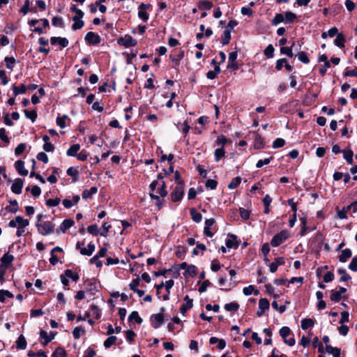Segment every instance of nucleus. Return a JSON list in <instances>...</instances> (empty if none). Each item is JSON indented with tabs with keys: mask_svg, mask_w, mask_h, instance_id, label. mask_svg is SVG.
I'll return each instance as SVG.
<instances>
[{
	"mask_svg": "<svg viewBox=\"0 0 357 357\" xmlns=\"http://www.w3.org/2000/svg\"><path fill=\"white\" fill-rule=\"evenodd\" d=\"M4 61L6 64V68L10 70H13L15 63V59L13 57H6Z\"/></svg>",
	"mask_w": 357,
	"mask_h": 357,
	"instance_id": "864d4df0",
	"label": "nucleus"
},
{
	"mask_svg": "<svg viewBox=\"0 0 357 357\" xmlns=\"http://www.w3.org/2000/svg\"><path fill=\"white\" fill-rule=\"evenodd\" d=\"M98 192V188L96 187H91L89 190H84L82 192L83 199H89L91 198L92 196L96 194Z\"/></svg>",
	"mask_w": 357,
	"mask_h": 357,
	"instance_id": "412c9836",
	"label": "nucleus"
},
{
	"mask_svg": "<svg viewBox=\"0 0 357 357\" xmlns=\"http://www.w3.org/2000/svg\"><path fill=\"white\" fill-rule=\"evenodd\" d=\"M238 308H239V305L236 303H229L225 304V309L227 311H229V312L236 311Z\"/></svg>",
	"mask_w": 357,
	"mask_h": 357,
	"instance_id": "a19ab883",
	"label": "nucleus"
},
{
	"mask_svg": "<svg viewBox=\"0 0 357 357\" xmlns=\"http://www.w3.org/2000/svg\"><path fill=\"white\" fill-rule=\"evenodd\" d=\"M229 140L223 135L219 136L215 141V144L217 146H222L223 147Z\"/></svg>",
	"mask_w": 357,
	"mask_h": 357,
	"instance_id": "4d7b16f0",
	"label": "nucleus"
},
{
	"mask_svg": "<svg viewBox=\"0 0 357 357\" xmlns=\"http://www.w3.org/2000/svg\"><path fill=\"white\" fill-rule=\"evenodd\" d=\"M297 56L298 60L305 64H307L310 62V59L305 52H298Z\"/></svg>",
	"mask_w": 357,
	"mask_h": 357,
	"instance_id": "ea45409f",
	"label": "nucleus"
},
{
	"mask_svg": "<svg viewBox=\"0 0 357 357\" xmlns=\"http://www.w3.org/2000/svg\"><path fill=\"white\" fill-rule=\"evenodd\" d=\"M326 351L328 354L333 355L334 357H340L341 349L337 347H333L331 345H326Z\"/></svg>",
	"mask_w": 357,
	"mask_h": 357,
	"instance_id": "f3484780",
	"label": "nucleus"
},
{
	"mask_svg": "<svg viewBox=\"0 0 357 357\" xmlns=\"http://www.w3.org/2000/svg\"><path fill=\"white\" fill-rule=\"evenodd\" d=\"M349 268L352 271H357V257H355L352 259L349 265Z\"/></svg>",
	"mask_w": 357,
	"mask_h": 357,
	"instance_id": "774afa93",
	"label": "nucleus"
},
{
	"mask_svg": "<svg viewBox=\"0 0 357 357\" xmlns=\"http://www.w3.org/2000/svg\"><path fill=\"white\" fill-rule=\"evenodd\" d=\"M353 152L351 150L344 152V158L350 165L353 163Z\"/></svg>",
	"mask_w": 357,
	"mask_h": 357,
	"instance_id": "bf43d9fd",
	"label": "nucleus"
},
{
	"mask_svg": "<svg viewBox=\"0 0 357 357\" xmlns=\"http://www.w3.org/2000/svg\"><path fill=\"white\" fill-rule=\"evenodd\" d=\"M79 149H80L79 144H73L68 149L66 154L68 156L75 157L78 153V151Z\"/></svg>",
	"mask_w": 357,
	"mask_h": 357,
	"instance_id": "4be33fe9",
	"label": "nucleus"
},
{
	"mask_svg": "<svg viewBox=\"0 0 357 357\" xmlns=\"http://www.w3.org/2000/svg\"><path fill=\"white\" fill-rule=\"evenodd\" d=\"M84 16V13L82 11L78 12V14H76L73 17V24L72 25V29L75 31L77 29H80L84 26V22L82 20Z\"/></svg>",
	"mask_w": 357,
	"mask_h": 357,
	"instance_id": "423d86ee",
	"label": "nucleus"
},
{
	"mask_svg": "<svg viewBox=\"0 0 357 357\" xmlns=\"http://www.w3.org/2000/svg\"><path fill=\"white\" fill-rule=\"evenodd\" d=\"M226 245L229 248H236L238 245L236 241V236L234 235L229 236V238L226 241Z\"/></svg>",
	"mask_w": 357,
	"mask_h": 357,
	"instance_id": "5701e85b",
	"label": "nucleus"
},
{
	"mask_svg": "<svg viewBox=\"0 0 357 357\" xmlns=\"http://www.w3.org/2000/svg\"><path fill=\"white\" fill-rule=\"evenodd\" d=\"M94 250H95L94 244L90 243L89 244H88L87 248H80V253L82 255L91 256L92 255V253L94 252Z\"/></svg>",
	"mask_w": 357,
	"mask_h": 357,
	"instance_id": "aec40b11",
	"label": "nucleus"
},
{
	"mask_svg": "<svg viewBox=\"0 0 357 357\" xmlns=\"http://www.w3.org/2000/svg\"><path fill=\"white\" fill-rule=\"evenodd\" d=\"M73 224H74V221L73 220L66 219L61 224V225L59 227V230L61 232L65 233L67 229H68L73 225Z\"/></svg>",
	"mask_w": 357,
	"mask_h": 357,
	"instance_id": "a211bd4d",
	"label": "nucleus"
},
{
	"mask_svg": "<svg viewBox=\"0 0 357 357\" xmlns=\"http://www.w3.org/2000/svg\"><path fill=\"white\" fill-rule=\"evenodd\" d=\"M352 252L351 250L349 248H346L343 250L339 256V260L341 262H346L348 259L351 257Z\"/></svg>",
	"mask_w": 357,
	"mask_h": 357,
	"instance_id": "6ab92c4d",
	"label": "nucleus"
},
{
	"mask_svg": "<svg viewBox=\"0 0 357 357\" xmlns=\"http://www.w3.org/2000/svg\"><path fill=\"white\" fill-rule=\"evenodd\" d=\"M50 43L52 45H55V44L58 43L62 47H66L68 45L69 42H68V40L66 38L52 37L50 38Z\"/></svg>",
	"mask_w": 357,
	"mask_h": 357,
	"instance_id": "4468645a",
	"label": "nucleus"
},
{
	"mask_svg": "<svg viewBox=\"0 0 357 357\" xmlns=\"http://www.w3.org/2000/svg\"><path fill=\"white\" fill-rule=\"evenodd\" d=\"M14 260V257L12 255L6 253L2 256L1 258V267H4L8 268L13 261Z\"/></svg>",
	"mask_w": 357,
	"mask_h": 357,
	"instance_id": "ddd939ff",
	"label": "nucleus"
},
{
	"mask_svg": "<svg viewBox=\"0 0 357 357\" xmlns=\"http://www.w3.org/2000/svg\"><path fill=\"white\" fill-rule=\"evenodd\" d=\"M66 351L61 347H58L54 352L52 354V357H66Z\"/></svg>",
	"mask_w": 357,
	"mask_h": 357,
	"instance_id": "49530a36",
	"label": "nucleus"
},
{
	"mask_svg": "<svg viewBox=\"0 0 357 357\" xmlns=\"http://www.w3.org/2000/svg\"><path fill=\"white\" fill-rule=\"evenodd\" d=\"M218 183L216 181L213 179H208L206 182V187L207 188H210L211 190H214L216 188Z\"/></svg>",
	"mask_w": 357,
	"mask_h": 357,
	"instance_id": "0e129e2a",
	"label": "nucleus"
},
{
	"mask_svg": "<svg viewBox=\"0 0 357 357\" xmlns=\"http://www.w3.org/2000/svg\"><path fill=\"white\" fill-rule=\"evenodd\" d=\"M85 40L89 43L97 45L100 42V37L93 32H89L85 36Z\"/></svg>",
	"mask_w": 357,
	"mask_h": 357,
	"instance_id": "9b49d317",
	"label": "nucleus"
},
{
	"mask_svg": "<svg viewBox=\"0 0 357 357\" xmlns=\"http://www.w3.org/2000/svg\"><path fill=\"white\" fill-rule=\"evenodd\" d=\"M13 93L15 96H17L19 94H23L26 93V88L24 84H21L20 86H13Z\"/></svg>",
	"mask_w": 357,
	"mask_h": 357,
	"instance_id": "bb28decb",
	"label": "nucleus"
},
{
	"mask_svg": "<svg viewBox=\"0 0 357 357\" xmlns=\"http://www.w3.org/2000/svg\"><path fill=\"white\" fill-rule=\"evenodd\" d=\"M220 68L218 66H215L213 70H210L207 73L206 77L209 79H213L220 73Z\"/></svg>",
	"mask_w": 357,
	"mask_h": 357,
	"instance_id": "c85d7f7f",
	"label": "nucleus"
},
{
	"mask_svg": "<svg viewBox=\"0 0 357 357\" xmlns=\"http://www.w3.org/2000/svg\"><path fill=\"white\" fill-rule=\"evenodd\" d=\"M52 25L63 28L64 26L63 19L59 17H54L52 19Z\"/></svg>",
	"mask_w": 357,
	"mask_h": 357,
	"instance_id": "a18cd8bd",
	"label": "nucleus"
},
{
	"mask_svg": "<svg viewBox=\"0 0 357 357\" xmlns=\"http://www.w3.org/2000/svg\"><path fill=\"white\" fill-rule=\"evenodd\" d=\"M43 215L39 214L37 215L36 227L39 234L43 236H47L54 232L55 225L50 221H43Z\"/></svg>",
	"mask_w": 357,
	"mask_h": 357,
	"instance_id": "f257e3e1",
	"label": "nucleus"
},
{
	"mask_svg": "<svg viewBox=\"0 0 357 357\" xmlns=\"http://www.w3.org/2000/svg\"><path fill=\"white\" fill-rule=\"evenodd\" d=\"M65 275L66 277L71 278L74 281L79 280V275L77 273H74L71 270L67 269L65 271Z\"/></svg>",
	"mask_w": 357,
	"mask_h": 357,
	"instance_id": "6e6d98bb",
	"label": "nucleus"
},
{
	"mask_svg": "<svg viewBox=\"0 0 357 357\" xmlns=\"http://www.w3.org/2000/svg\"><path fill=\"white\" fill-rule=\"evenodd\" d=\"M151 7L150 4L141 3L139 6L138 16L144 22H146L149 19V15L146 13V10Z\"/></svg>",
	"mask_w": 357,
	"mask_h": 357,
	"instance_id": "1a4fd4ad",
	"label": "nucleus"
},
{
	"mask_svg": "<svg viewBox=\"0 0 357 357\" xmlns=\"http://www.w3.org/2000/svg\"><path fill=\"white\" fill-rule=\"evenodd\" d=\"M284 22V15L282 13L276 14L274 18L271 20V23L273 25H278V24Z\"/></svg>",
	"mask_w": 357,
	"mask_h": 357,
	"instance_id": "f704fd0d",
	"label": "nucleus"
},
{
	"mask_svg": "<svg viewBox=\"0 0 357 357\" xmlns=\"http://www.w3.org/2000/svg\"><path fill=\"white\" fill-rule=\"evenodd\" d=\"M15 167L20 174L22 176H26L28 174V170L24 168V162L22 160H17L15 163Z\"/></svg>",
	"mask_w": 357,
	"mask_h": 357,
	"instance_id": "dca6fc26",
	"label": "nucleus"
},
{
	"mask_svg": "<svg viewBox=\"0 0 357 357\" xmlns=\"http://www.w3.org/2000/svg\"><path fill=\"white\" fill-rule=\"evenodd\" d=\"M24 112L26 118L31 119L32 122L35 121L36 119L37 118V114L34 110H24Z\"/></svg>",
	"mask_w": 357,
	"mask_h": 357,
	"instance_id": "8fccbe9b",
	"label": "nucleus"
},
{
	"mask_svg": "<svg viewBox=\"0 0 357 357\" xmlns=\"http://www.w3.org/2000/svg\"><path fill=\"white\" fill-rule=\"evenodd\" d=\"M68 118L66 115H63L61 117H57L56 123L61 128L66 127V119Z\"/></svg>",
	"mask_w": 357,
	"mask_h": 357,
	"instance_id": "e2e57ef3",
	"label": "nucleus"
},
{
	"mask_svg": "<svg viewBox=\"0 0 357 357\" xmlns=\"http://www.w3.org/2000/svg\"><path fill=\"white\" fill-rule=\"evenodd\" d=\"M158 186V193L159 196L160 197H165L167 195V191L166 190V184L165 181H153L149 185L151 192H153V191L155 190V188Z\"/></svg>",
	"mask_w": 357,
	"mask_h": 357,
	"instance_id": "f03ea898",
	"label": "nucleus"
},
{
	"mask_svg": "<svg viewBox=\"0 0 357 357\" xmlns=\"http://www.w3.org/2000/svg\"><path fill=\"white\" fill-rule=\"evenodd\" d=\"M254 147L256 149H259L264 147L263 139L259 135H256L255 139Z\"/></svg>",
	"mask_w": 357,
	"mask_h": 357,
	"instance_id": "58836bf2",
	"label": "nucleus"
},
{
	"mask_svg": "<svg viewBox=\"0 0 357 357\" xmlns=\"http://www.w3.org/2000/svg\"><path fill=\"white\" fill-rule=\"evenodd\" d=\"M6 297L13 298V295L7 290H0V301L3 302L5 301Z\"/></svg>",
	"mask_w": 357,
	"mask_h": 357,
	"instance_id": "603ef678",
	"label": "nucleus"
},
{
	"mask_svg": "<svg viewBox=\"0 0 357 357\" xmlns=\"http://www.w3.org/2000/svg\"><path fill=\"white\" fill-rule=\"evenodd\" d=\"M23 188V181L21 178H17L14 181L12 186L11 190L15 194H20L22 192V189Z\"/></svg>",
	"mask_w": 357,
	"mask_h": 357,
	"instance_id": "f8f14e48",
	"label": "nucleus"
},
{
	"mask_svg": "<svg viewBox=\"0 0 357 357\" xmlns=\"http://www.w3.org/2000/svg\"><path fill=\"white\" fill-rule=\"evenodd\" d=\"M213 6V3L208 1H202L199 3L200 9L210 10Z\"/></svg>",
	"mask_w": 357,
	"mask_h": 357,
	"instance_id": "37998d69",
	"label": "nucleus"
},
{
	"mask_svg": "<svg viewBox=\"0 0 357 357\" xmlns=\"http://www.w3.org/2000/svg\"><path fill=\"white\" fill-rule=\"evenodd\" d=\"M60 201L59 198L49 199L46 201V204L48 206H56L59 204Z\"/></svg>",
	"mask_w": 357,
	"mask_h": 357,
	"instance_id": "69168bd1",
	"label": "nucleus"
},
{
	"mask_svg": "<svg viewBox=\"0 0 357 357\" xmlns=\"http://www.w3.org/2000/svg\"><path fill=\"white\" fill-rule=\"evenodd\" d=\"M345 42L344 36L342 33H339L337 36V38L334 40V43L339 47H343Z\"/></svg>",
	"mask_w": 357,
	"mask_h": 357,
	"instance_id": "473e14b6",
	"label": "nucleus"
},
{
	"mask_svg": "<svg viewBox=\"0 0 357 357\" xmlns=\"http://www.w3.org/2000/svg\"><path fill=\"white\" fill-rule=\"evenodd\" d=\"M165 311V308H161L160 312L158 314H153L151 317V326L154 328H158L164 322V316L163 312Z\"/></svg>",
	"mask_w": 357,
	"mask_h": 357,
	"instance_id": "20e7f679",
	"label": "nucleus"
},
{
	"mask_svg": "<svg viewBox=\"0 0 357 357\" xmlns=\"http://www.w3.org/2000/svg\"><path fill=\"white\" fill-rule=\"evenodd\" d=\"M270 307L269 301L266 298H260L259 301V310L257 312L258 317H261L265 311Z\"/></svg>",
	"mask_w": 357,
	"mask_h": 357,
	"instance_id": "6e6552de",
	"label": "nucleus"
},
{
	"mask_svg": "<svg viewBox=\"0 0 357 357\" xmlns=\"http://www.w3.org/2000/svg\"><path fill=\"white\" fill-rule=\"evenodd\" d=\"M84 333V328L82 326L76 327L73 331V335L75 339H79Z\"/></svg>",
	"mask_w": 357,
	"mask_h": 357,
	"instance_id": "4c0bfd02",
	"label": "nucleus"
},
{
	"mask_svg": "<svg viewBox=\"0 0 357 357\" xmlns=\"http://www.w3.org/2000/svg\"><path fill=\"white\" fill-rule=\"evenodd\" d=\"M214 155H215V161L216 162L220 161V160L221 158H222L223 157H225V151L224 148L221 147V148L216 149L215 150Z\"/></svg>",
	"mask_w": 357,
	"mask_h": 357,
	"instance_id": "a878e982",
	"label": "nucleus"
},
{
	"mask_svg": "<svg viewBox=\"0 0 357 357\" xmlns=\"http://www.w3.org/2000/svg\"><path fill=\"white\" fill-rule=\"evenodd\" d=\"M231 40V32L230 29H225L222 36V44L226 45L229 43Z\"/></svg>",
	"mask_w": 357,
	"mask_h": 357,
	"instance_id": "b1692460",
	"label": "nucleus"
},
{
	"mask_svg": "<svg viewBox=\"0 0 357 357\" xmlns=\"http://www.w3.org/2000/svg\"><path fill=\"white\" fill-rule=\"evenodd\" d=\"M294 45V43H293L291 47H282L280 48V52L282 54H286L289 57H292L294 56L293 52H292V48H293Z\"/></svg>",
	"mask_w": 357,
	"mask_h": 357,
	"instance_id": "e433bc0d",
	"label": "nucleus"
},
{
	"mask_svg": "<svg viewBox=\"0 0 357 357\" xmlns=\"http://www.w3.org/2000/svg\"><path fill=\"white\" fill-rule=\"evenodd\" d=\"M331 300L334 302H338L342 298V295L337 291L332 290L331 295Z\"/></svg>",
	"mask_w": 357,
	"mask_h": 357,
	"instance_id": "052dcab7",
	"label": "nucleus"
},
{
	"mask_svg": "<svg viewBox=\"0 0 357 357\" xmlns=\"http://www.w3.org/2000/svg\"><path fill=\"white\" fill-rule=\"evenodd\" d=\"M117 43L126 47H130L135 46L137 42L130 36L126 35L124 37L119 38L117 40Z\"/></svg>",
	"mask_w": 357,
	"mask_h": 357,
	"instance_id": "0eeeda50",
	"label": "nucleus"
},
{
	"mask_svg": "<svg viewBox=\"0 0 357 357\" xmlns=\"http://www.w3.org/2000/svg\"><path fill=\"white\" fill-rule=\"evenodd\" d=\"M16 345L18 349H24L26 347V341L23 335H20L16 341Z\"/></svg>",
	"mask_w": 357,
	"mask_h": 357,
	"instance_id": "393cba45",
	"label": "nucleus"
},
{
	"mask_svg": "<svg viewBox=\"0 0 357 357\" xmlns=\"http://www.w3.org/2000/svg\"><path fill=\"white\" fill-rule=\"evenodd\" d=\"M15 220L17 227H26L29 223L28 220L24 219L20 215L16 216Z\"/></svg>",
	"mask_w": 357,
	"mask_h": 357,
	"instance_id": "2f4dec72",
	"label": "nucleus"
},
{
	"mask_svg": "<svg viewBox=\"0 0 357 357\" xmlns=\"http://www.w3.org/2000/svg\"><path fill=\"white\" fill-rule=\"evenodd\" d=\"M183 183H177L174 191L171 194L172 200L173 202L180 201L183 196Z\"/></svg>",
	"mask_w": 357,
	"mask_h": 357,
	"instance_id": "39448f33",
	"label": "nucleus"
},
{
	"mask_svg": "<svg viewBox=\"0 0 357 357\" xmlns=\"http://www.w3.org/2000/svg\"><path fill=\"white\" fill-rule=\"evenodd\" d=\"M40 336L42 339L44 340V342H43V345H46L47 344H48L52 339V338L48 336L47 332H45L44 331H40Z\"/></svg>",
	"mask_w": 357,
	"mask_h": 357,
	"instance_id": "13d9d810",
	"label": "nucleus"
},
{
	"mask_svg": "<svg viewBox=\"0 0 357 357\" xmlns=\"http://www.w3.org/2000/svg\"><path fill=\"white\" fill-rule=\"evenodd\" d=\"M284 17L285 23H291L296 18V14L293 13L292 12H286L284 14Z\"/></svg>",
	"mask_w": 357,
	"mask_h": 357,
	"instance_id": "72a5a7b5",
	"label": "nucleus"
},
{
	"mask_svg": "<svg viewBox=\"0 0 357 357\" xmlns=\"http://www.w3.org/2000/svg\"><path fill=\"white\" fill-rule=\"evenodd\" d=\"M87 231L89 234L93 235L100 234L98 227L97 225H91L87 227Z\"/></svg>",
	"mask_w": 357,
	"mask_h": 357,
	"instance_id": "09e8293b",
	"label": "nucleus"
},
{
	"mask_svg": "<svg viewBox=\"0 0 357 357\" xmlns=\"http://www.w3.org/2000/svg\"><path fill=\"white\" fill-rule=\"evenodd\" d=\"M288 237V232L287 231H282L273 237L271 244L273 247L279 246L280 244L284 243Z\"/></svg>",
	"mask_w": 357,
	"mask_h": 357,
	"instance_id": "7ed1b4c3",
	"label": "nucleus"
},
{
	"mask_svg": "<svg viewBox=\"0 0 357 357\" xmlns=\"http://www.w3.org/2000/svg\"><path fill=\"white\" fill-rule=\"evenodd\" d=\"M241 182V178L240 177H236L229 183L228 188L231 190L235 189L238 186Z\"/></svg>",
	"mask_w": 357,
	"mask_h": 357,
	"instance_id": "79ce46f5",
	"label": "nucleus"
},
{
	"mask_svg": "<svg viewBox=\"0 0 357 357\" xmlns=\"http://www.w3.org/2000/svg\"><path fill=\"white\" fill-rule=\"evenodd\" d=\"M312 346L316 348H318L319 352L323 354L324 353V347L321 342L319 340L317 337H315L312 341Z\"/></svg>",
	"mask_w": 357,
	"mask_h": 357,
	"instance_id": "c9c22d12",
	"label": "nucleus"
},
{
	"mask_svg": "<svg viewBox=\"0 0 357 357\" xmlns=\"http://www.w3.org/2000/svg\"><path fill=\"white\" fill-rule=\"evenodd\" d=\"M10 204L11 206H6L5 208L8 212L15 213L18 210V204L16 200H11L10 201Z\"/></svg>",
	"mask_w": 357,
	"mask_h": 357,
	"instance_id": "c756f323",
	"label": "nucleus"
},
{
	"mask_svg": "<svg viewBox=\"0 0 357 357\" xmlns=\"http://www.w3.org/2000/svg\"><path fill=\"white\" fill-rule=\"evenodd\" d=\"M314 322L312 319H303L301 321V328L303 330H306L308 328H311L314 326Z\"/></svg>",
	"mask_w": 357,
	"mask_h": 357,
	"instance_id": "cd10ccee",
	"label": "nucleus"
},
{
	"mask_svg": "<svg viewBox=\"0 0 357 357\" xmlns=\"http://www.w3.org/2000/svg\"><path fill=\"white\" fill-rule=\"evenodd\" d=\"M338 273L341 275V281L347 282L351 278V277L347 273L344 269L338 270Z\"/></svg>",
	"mask_w": 357,
	"mask_h": 357,
	"instance_id": "680f3d73",
	"label": "nucleus"
},
{
	"mask_svg": "<svg viewBox=\"0 0 357 357\" xmlns=\"http://www.w3.org/2000/svg\"><path fill=\"white\" fill-rule=\"evenodd\" d=\"M129 319L135 320L137 324H141L142 322V319L139 316L138 312L136 311H133L129 315Z\"/></svg>",
	"mask_w": 357,
	"mask_h": 357,
	"instance_id": "de8ad7c7",
	"label": "nucleus"
},
{
	"mask_svg": "<svg viewBox=\"0 0 357 357\" xmlns=\"http://www.w3.org/2000/svg\"><path fill=\"white\" fill-rule=\"evenodd\" d=\"M117 338L116 336H109L105 342H104V346L106 348H109L113 344H115Z\"/></svg>",
	"mask_w": 357,
	"mask_h": 357,
	"instance_id": "c03bdc74",
	"label": "nucleus"
},
{
	"mask_svg": "<svg viewBox=\"0 0 357 357\" xmlns=\"http://www.w3.org/2000/svg\"><path fill=\"white\" fill-rule=\"evenodd\" d=\"M190 215L193 221H195V222H201L202 219V215L201 213L197 212L195 208L190 209Z\"/></svg>",
	"mask_w": 357,
	"mask_h": 357,
	"instance_id": "7c9ffc66",
	"label": "nucleus"
},
{
	"mask_svg": "<svg viewBox=\"0 0 357 357\" xmlns=\"http://www.w3.org/2000/svg\"><path fill=\"white\" fill-rule=\"evenodd\" d=\"M185 303L181 307L180 312L183 314L185 313L187 310L192 307V299H190L188 296H185L184 298Z\"/></svg>",
	"mask_w": 357,
	"mask_h": 357,
	"instance_id": "2eb2a0df",
	"label": "nucleus"
},
{
	"mask_svg": "<svg viewBox=\"0 0 357 357\" xmlns=\"http://www.w3.org/2000/svg\"><path fill=\"white\" fill-rule=\"evenodd\" d=\"M237 52H231L229 54L227 68L233 70L238 69V64L236 63Z\"/></svg>",
	"mask_w": 357,
	"mask_h": 357,
	"instance_id": "9d476101",
	"label": "nucleus"
},
{
	"mask_svg": "<svg viewBox=\"0 0 357 357\" xmlns=\"http://www.w3.org/2000/svg\"><path fill=\"white\" fill-rule=\"evenodd\" d=\"M285 144V142L282 138L276 139L273 144V147L275 149L282 147Z\"/></svg>",
	"mask_w": 357,
	"mask_h": 357,
	"instance_id": "338daca9",
	"label": "nucleus"
},
{
	"mask_svg": "<svg viewBox=\"0 0 357 357\" xmlns=\"http://www.w3.org/2000/svg\"><path fill=\"white\" fill-rule=\"evenodd\" d=\"M274 47L272 45H269L266 47V48L264 50V54L268 58H272L274 55Z\"/></svg>",
	"mask_w": 357,
	"mask_h": 357,
	"instance_id": "3c124183",
	"label": "nucleus"
},
{
	"mask_svg": "<svg viewBox=\"0 0 357 357\" xmlns=\"http://www.w3.org/2000/svg\"><path fill=\"white\" fill-rule=\"evenodd\" d=\"M290 334V329L289 327L283 326L280 330V335L285 340Z\"/></svg>",
	"mask_w": 357,
	"mask_h": 357,
	"instance_id": "5fc2aeb1",
	"label": "nucleus"
}]
</instances>
